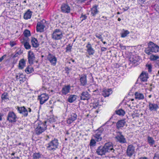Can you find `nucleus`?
<instances>
[{
  "label": "nucleus",
  "mask_w": 159,
  "mask_h": 159,
  "mask_svg": "<svg viewBox=\"0 0 159 159\" xmlns=\"http://www.w3.org/2000/svg\"><path fill=\"white\" fill-rule=\"evenodd\" d=\"M46 122H42L39 120L36 121L34 124L35 132L37 135H39L47 129Z\"/></svg>",
  "instance_id": "obj_1"
},
{
  "label": "nucleus",
  "mask_w": 159,
  "mask_h": 159,
  "mask_svg": "<svg viewBox=\"0 0 159 159\" xmlns=\"http://www.w3.org/2000/svg\"><path fill=\"white\" fill-rule=\"evenodd\" d=\"M159 47L152 42H150L148 44V47L145 48L144 52L148 55L153 53H157L159 51Z\"/></svg>",
  "instance_id": "obj_2"
},
{
  "label": "nucleus",
  "mask_w": 159,
  "mask_h": 159,
  "mask_svg": "<svg viewBox=\"0 0 159 159\" xmlns=\"http://www.w3.org/2000/svg\"><path fill=\"white\" fill-rule=\"evenodd\" d=\"M58 140L56 139L52 140L46 145V148L48 151L53 152L58 148L59 146Z\"/></svg>",
  "instance_id": "obj_3"
},
{
  "label": "nucleus",
  "mask_w": 159,
  "mask_h": 159,
  "mask_svg": "<svg viewBox=\"0 0 159 159\" xmlns=\"http://www.w3.org/2000/svg\"><path fill=\"white\" fill-rule=\"evenodd\" d=\"M63 37V32L59 29H56L54 30L52 35V39L55 40L61 39Z\"/></svg>",
  "instance_id": "obj_4"
},
{
  "label": "nucleus",
  "mask_w": 159,
  "mask_h": 159,
  "mask_svg": "<svg viewBox=\"0 0 159 159\" xmlns=\"http://www.w3.org/2000/svg\"><path fill=\"white\" fill-rule=\"evenodd\" d=\"M16 109L18 112L24 117H27L28 116V113L31 112L32 111L30 108L29 107L26 108L24 106L17 107Z\"/></svg>",
  "instance_id": "obj_5"
},
{
  "label": "nucleus",
  "mask_w": 159,
  "mask_h": 159,
  "mask_svg": "<svg viewBox=\"0 0 159 159\" xmlns=\"http://www.w3.org/2000/svg\"><path fill=\"white\" fill-rule=\"evenodd\" d=\"M17 117L16 115L13 111H10L8 112L7 117V120L9 123H13L16 122L17 120Z\"/></svg>",
  "instance_id": "obj_6"
},
{
  "label": "nucleus",
  "mask_w": 159,
  "mask_h": 159,
  "mask_svg": "<svg viewBox=\"0 0 159 159\" xmlns=\"http://www.w3.org/2000/svg\"><path fill=\"white\" fill-rule=\"evenodd\" d=\"M47 58L52 65L55 66L56 65L57 62V59L54 55L51 53H49L47 56Z\"/></svg>",
  "instance_id": "obj_7"
},
{
  "label": "nucleus",
  "mask_w": 159,
  "mask_h": 159,
  "mask_svg": "<svg viewBox=\"0 0 159 159\" xmlns=\"http://www.w3.org/2000/svg\"><path fill=\"white\" fill-rule=\"evenodd\" d=\"M49 98L48 95L45 93L41 94L38 96V99L40 101V104H43L47 101Z\"/></svg>",
  "instance_id": "obj_8"
},
{
  "label": "nucleus",
  "mask_w": 159,
  "mask_h": 159,
  "mask_svg": "<svg viewBox=\"0 0 159 159\" xmlns=\"http://www.w3.org/2000/svg\"><path fill=\"white\" fill-rule=\"evenodd\" d=\"M135 147L133 145L130 144L129 145L126 150L127 155L129 157H131L135 153Z\"/></svg>",
  "instance_id": "obj_9"
},
{
  "label": "nucleus",
  "mask_w": 159,
  "mask_h": 159,
  "mask_svg": "<svg viewBox=\"0 0 159 159\" xmlns=\"http://www.w3.org/2000/svg\"><path fill=\"white\" fill-rule=\"evenodd\" d=\"M106 151L107 152L111 151L114 152V150L113 148V146L112 143L109 142L105 143L103 146Z\"/></svg>",
  "instance_id": "obj_10"
},
{
  "label": "nucleus",
  "mask_w": 159,
  "mask_h": 159,
  "mask_svg": "<svg viewBox=\"0 0 159 159\" xmlns=\"http://www.w3.org/2000/svg\"><path fill=\"white\" fill-rule=\"evenodd\" d=\"M61 11L64 13H68L70 12V8L69 5L66 4H63L61 6Z\"/></svg>",
  "instance_id": "obj_11"
},
{
  "label": "nucleus",
  "mask_w": 159,
  "mask_h": 159,
  "mask_svg": "<svg viewBox=\"0 0 159 159\" xmlns=\"http://www.w3.org/2000/svg\"><path fill=\"white\" fill-rule=\"evenodd\" d=\"M77 115L75 113H72L67 120V123L70 124L77 119Z\"/></svg>",
  "instance_id": "obj_12"
},
{
  "label": "nucleus",
  "mask_w": 159,
  "mask_h": 159,
  "mask_svg": "<svg viewBox=\"0 0 159 159\" xmlns=\"http://www.w3.org/2000/svg\"><path fill=\"white\" fill-rule=\"evenodd\" d=\"M70 90V85H65L62 88L61 93L62 95H66L69 93Z\"/></svg>",
  "instance_id": "obj_13"
},
{
  "label": "nucleus",
  "mask_w": 159,
  "mask_h": 159,
  "mask_svg": "<svg viewBox=\"0 0 159 159\" xmlns=\"http://www.w3.org/2000/svg\"><path fill=\"white\" fill-rule=\"evenodd\" d=\"M90 97V95L87 91L83 92L80 96V99L83 100H88Z\"/></svg>",
  "instance_id": "obj_14"
},
{
  "label": "nucleus",
  "mask_w": 159,
  "mask_h": 159,
  "mask_svg": "<svg viewBox=\"0 0 159 159\" xmlns=\"http://www.w3.org/2000/svg\"><path fill=\"white\" fill-rule=\"evenodd\" d=\"M35 57L33 52L29 51L28 53V61L30 64H32L33 63L35 59Z\"/></svg>",
  "instance_id": "obj_15"
},
{
  "label": "nucleus",
  "mask_w": 159,
  "mask_h": 159,
  "mask_svg": "<svg viewBox=\"0 0 159 159\" xmlns=\"http://www.w3.org/2000/svg\"><path fill=\"white\" fill-rule=\"evenodd\" d=\"M148 108L151 111H156L158 108L159 107L157 104L151 103L150 102H148Z\"/></svg>",
  "instance_id": "obj_16"
},
{
  "label": "nucleus",
  "mask_w": 159,
  "mask_h": 159,
  "mask_svg": "<svg viewBox=\"0 0 159 159\" xmlns=\"http://www.w3.org/2000/svg\"><path fill=\"white\" fill-rule=\"evenodd\" d=\"M96 152L98 155L102 156L104 155L106 152L103 147L99 146L97 149Z\"/></svg>",
  "instance_id": "obj_17"
},
{
  "label": "nucleus",
  "mask_w": 159,
  "mask_h": 159,
  "mask_svg": "<svg viewBox=\"0 0 159 159\" xmlns=\"http://www.w3.org/2000/svg\"><path fill=\"white\" fill-rule=\"evenodd\" d=\"M80 84L82 86H84L87 84V76L85 75H82L80 78Z\"/></svg>",
  "instance_id": "obj_18"
},
{
  "label": "nucleus",
  "mask_w": 159,
  "mask_h": 159,
  "mask_svg": "<svg viewBox=\"0 0 159 159\" xmlns=\"http://www.w3.org/2000/svg\"><path fill=\"white\" fill-rule=\"evenodd\" d=\"M102 131L100 130H98L96 131V133L94 136V137L97 141H100L102 139Z\"/></svg>",
  "instance_id": "obj_19"
},
{
  "label": "nucleus",
  "mask_w": 159,
  "mask_h": 159,
  "mask_svg": "<svg viewBox=\"0 0 159 159\" xmlns=\"http://www.w3.org/2000/svg\"><path fill=\"white\" fill-rule=\"evenodd\" d=\"M87 51L89 55H93L95 52L94 50L92 48L91 44L89 43L86 46Z\"/></svg>",
  "instance_id": "obj_20"
},
{
  "label": "nucleus",
  "mask_w": 159,
  "mask_h": 159,
  "mask_svg": "<svg viewBox=\"0 0 159 159\" xmlns=\"http://www.w3.org/2000/svg\"><path fill=\"white\" fill-rule=\"evenodd\" d=\"M120 135H118L115 137L118 141L121 143H125L126 142V140L124 136L121 134V133H119Z\"/></svg>",
  "instance_id": "obj_21"
},
{
  "label": "nucleus",
  "mask_w": 159,
  "mask_h": 159,
  "mask_svg": "<svg viewBox=\"0 0 159 159\" xmlns=\"http://www.w3.org/2000/svg\"><path fill=\"white\" fill-rule=\"evenodd\" d=\"M44 27V25L41 22H39L37 23L36 28L38 32H43Z\"/></svg>",
  "instance_id": "obj_22"
},
{
  "label": "nucleus",
  "mask_w": 159,
  "mask_h": 159,
  "mask_svg": "<svg viewBox=\"0 0 159 159\" xmlns=\"http://www.w3.org/2000/svg\"><path fill=\"white\" fill-rule=\"evenodd\" d=\"M126 122L125 120H121L118 121L116 123V127L118 129L123 127L126 124Z\"/></svg>",
  "instance_id": "obj_23"
},
{
  "label": "nucleus",
  "mask_w": 159,
  "mask_h": 159,
  "mask_svg": "<svg viewBox=\"0 0 159 159\" xmlns=\"http://www.w3.org/2000/svg\"><path fill=\"white\" fill-rule=\"evenodd\" d=\"M134 96L135 99L138 100H143L144 98V96L143 93L138 92L135 93Z\"/></svg>",
  "instance_id": "obj_24"
},
{
  "label": "nucleus",
  "mask_w": 159,
  "mask_h": 159,
  "mask_svg": "<svg viewBox=\"0 0 159 159\" xmlns=\"http://www.w3.org/2000/svg\"><path fill=\"white\" fill-rule=\"evenodd\" d=\"M112 93L111 89H104L102 91V94L104 97L108 96Z\"/></svg>",
  "instance_id": "obj_25"
},
{
  "label": "nucleus",
  "mask_w": 159,
  "mask_h": 159,
  "mask_svg": "<svg viewBox=\"0 0 159 159\" xmlns=\"http://www.w3.org/2000/svg\"><path fill=\"white\" fill-rule=\"evenodd\" d=\"M148 78V74L145 72H143L140 75V79L142 81H146Z\"/></svg>",
  "instance_id": "obj_26"
},
{
  "label": "nucleus",
  "mask_w": 159,
  "mask_h": 159,
  "mask_svg": "<svg viewBox=\"0 0 159 159\" xmlns=\"http://www.w3.org/2000/svg\"><path fill=\"white\" fill-rule=\"evenodd\" d=\"M129 61L133 63H135L139 61L140 59L139 56H133L129 58Z\"/></svg>",
  "instance_id": "obj_27"
},
{
  "label": "nucleus",
  "mask_w": 159,
  "mask_h": 159,
  "mask_svg": "<svg viewBox=\"0 0 159 159\" xmlns=\"http://www.w3.org/2000/svg\"><path fill=\"white\" fill-rule=\"evenodd\" d=\"M32 12L30 11V10H28L25 13L24 16V18L25 19L27 20L30 18L32 15Z\"/></svg>",
  "instance_id": "obj_28"
},
{
  "label": "nucleus",
  "mask_w": 159,
  "mask_h": 159,
  "mask_svg": "<svg viewBox=\"0 0 159 159\" xmlns=\"http://www.w3.org/2000/svg\"><path fill=\"white\" fill-rule=\"evenodd\" d=\"M92 106L93 108L98 109L100 108L101 107V105L99 104L98 101L97 99H95L93 102Z\"/></svg>",
  "instance_id": "obj_29"
},
{
  "label": "nucleus",
  "mask_w": 159,
  "mask_h": 159,
  "mask_svg": "<svg viewBox=\"0 0 159 159\" xmlns=\"http://www.w3.org/2000/svg\"><path fill=\"white\" fill-rule=\"evenodd\" d=\"M32 45L34 48H37L39 46L37 39L34 38H32L31 40Z\"/></svg>",
  "instance_id": "obj_30"
},
{
  "label": "nucleus",
  "mask_w": 159,
  "mask_h": 159,
  "mask_svg": "<svg viewBox=\"0 0 159 159\" xmlns=\"http://www.w3.org/2000/svg\"><path fill=\"white\" fill-rule=\"evenodd\" d=\"M25 65V61L24 59L20 60L19 63V68L20 69H23Z\"/></svg>",
  "instance_id": "obj_31"
},
{
  "label": "nucleus",
  "mask_w": 159,
  "mask_h": 159,
  "mask_svg": "<svg viewBox=\"0 0 159 159\" xmlns=\"http://www.w3.org/2000/svg\"><path fill=\"white\" fill-rule=\"evenodd\" d=\"M76 95H71L69 96L68 101L70 103H72L76 99Z\"/></svg>",
  "instance_id": "obj_32"
},
{
  "label": "nucleus",
  "mask_w": 159,
  "mask_h": 159,
  "mask_svg": "<svg viewBox=\"0 0 159 159\" xmlns=\"http://www.w3.org/2000/svg\"><path fill=\"white\" fill-rule=\"evenodd\" d=\"M147 140L148 143L150 146H152L155 143V141L152 137L148 136Z\"/></svg>",
  "instance_id": "obj_33"
},
{
  "label": "nucleus",
  "mask_w": 159,
  "mask_h": 159,
  "mask_svg": "<svg viewBox=\"0 0 159 159\" xmlns=\"http://www.w3.org/2000/svg\"><path fill=\"white\" fill-rule=\"evenodd\" d=\"M149 59L151 61H155L159 59V56L156 55L151 54L150 57Z\"/></svg>",
  "instance_id": "obj_34"
},
{
  "label": "nucleus",
  "mask_w": 159,
  "mask_h": 159,
  "mask_svg": "<svg viewBox=\"0 0 159 159\" xmlns=\"http://www.w3.org/2000/svg\"><path fill=\"white\" fill-rule=\"evenodd\" d=\"M98 11L97 9L96 6L93 7L91 9V14L93 16H94L98 13Z\"/></svg>",
  "instance_id": "obj_35"
},
{
  "label": "nucleus",
  "mask_w": 159,
  "mask_h": 159,
  "mask_svg": "<svg viewBox=\"0 0 159 159\" xmlns=\"http://www.w3.org/2000/svg\"><path fill=\"white\" fill-rule=\"evenodd\" d=\"M41 154L39 152H36L34 153L32 155V157L33 159H37L41 157Z\"/></svg>",
  "instance_id": "obj_36"
},
{
  "label": "nucleus",
  "mask_w": 159,
  "mask_h": 159,
  "mask_svg": "<svg viewBox=\"0 0 159 159\" xmlns=\"http://www.w3.org/2000/svg\"><path fill=\"white\" fill-rule=\"evenodd\" d=\"M33 70V68L30 66L27 67L25 70V72L28 74L32 72Z\"/></svg>",
  "instance_id": "obj_37"
},
{
  "label": "nucleus",
  "mask_w": 159,
  "mask_h": 159,
  "mask_svg": "<svg viewBox=\"0 0 159 159\" xmlns=\"http://www.w3.org/2000/svg\"><path fill=\"white\" fill-rule=\"evenodd\" d=\"M23 43L25 49H29L30 48L31 46L27 41H24L23 42Z\"/></svg>",
  "instance_id": "obj_38"
},
{
  "label": "nucleus",
  "mask_w": 159,
  "mask_h": 159,
  "mask_svg": "<svg viewBox=\"0 0 159 159\" xmlns=\"http://www.w3.org/2000/svg\"><path fill=\"white\" fill-rule=\"evenodd\" d=\"M24 78V76L22 74L18 73L16 75V78L17 80H19L20 81L22 80L21 79Z\"/></svg>",
  "instance_id": "obj_39"
},
{
  "label": "nucleus",
  "mask_w": 159,
  "mask_h": 159,
  "mask_svg": "<svg viewBox=\"0 0 159 159\" xmlns=\"http://www.w3.org/2000/svg\"><path fill=\"white\" fill-rule=\"evenodd\" d=\"M116 114L119 116H123L125 114V111L122 109H120L116 111Z\"/></svg>",
  "instance_id": "obj_40"
},
{
  "label": "nucleus",
  "mask_w": 159,
  "mask_h": 159,
  "mask_svg": "<svg viewBox=\"0 0 159 159\" xmlns=\"http://www.w3.org/2000/svg\"><path fill=\"white\" fill-rule=\"evenodd\" d=\"M129 34V32L127 30H124V31L122 32L121 34V37L122 38H125L126 37L127 35Z\"/></svg>",
  "instance_id": "obj_41"
},
{
  "label": "nucleus",
  "mask_w": 159,
  "mask_h": 159,
  "mask_svg": "<svg viewBox=\"0 0 159 159\" xmlns=\"http://www.w3.org/2000/svg\"><path fill=\"white\" fill-rule=\"evenodd\" d=\"M23 34L25 37H29L30 35V31L27 30H26L24 31Z\"/></svg>",
  "instance_id": "obj_42"
},
{
  "label": "nucleus",
  "mask_w": 159,
  "mask_h": 159,
  "mask_svg": "<svg viewBox=\"0 0 159 159\" xmlns=\"http://www.w3.org/2000/svg\"><path fill=\"white\" fill-rule=\"evenodd\" d=\"M96 142L94 139H92L90 143V146H94L95 145Z\"/></svg>",
  "instance_id": "obj_43"
},
{
  "label": "nucleus",
  "mask_w": 159,
  "mask_h": 159,
  "mask_svg": "<svg viewBox=\"0 0 159 159\" xmlns=\"http://www.w3.org/2000/svg\"><path fill=\"white\" fill-rule=\"evenodd\" d=\"M95 35L97 38H98L99 39H100L101 41L102 42L103 39H102V35L101 34L98 33H96Z\"/></svg>",
  "instance_id": "obj_44"
},
{
  "label": "nucleus",
  "mask_w": 159,
  "mask_h": 159,
  "mask_svg": "<svg viewBox=\"0 0 159 159\" xmlns=\"http://www.w3.org/2000/svg\"><path fill=\"white\" fill-rule=\"evenodd\" d=\"M7 94L6 93H4L2 95V98L3 100H6L8 99Z\"/></svg>",
  "instance_id": "obj_45"
},
{
  "label": "nucleus",
  "mask_w": 159,
  "mask_h": 159,
  "mask_svg": "<svg viewBox=\"0 0 159 159\" xmlns=\"http://www.w3.org/2000/svg\"><path fill=\"white\" fill-rule=\"evenodd\" d=\"M146 67L148 69V71L149 72H151L152 71V66L151 64H147L146 65Z\"/></svg>",
  "instance_id": "obj_46"
},
{
  "label": "nucleus",
  "mask_w": 159,
  "mask_h": 159,
  "mask_svg": "<svg viewBox=\"0 0 159 159\" xmlns=\"http://www.w3.org/2000/svg\"><path fill=\"white\" fill-rule=\"evenodd\" d=\"M71 46L70 45H68L66 48V52H70L71 49Z\"/></svg>",
  "instance_id": "obj_47"
},
{
  "label": "nucleus",
  "mask_w": 159,
  "mask_h": 159,
  "mask_svg": "<svg viewBox=\"0 0 159 159\" xmlns=\"http://www.w3.org/2000/svg\"><path fill=\"white\" fill-rule=\"evenodd\" d=\"M10 44L11 47H12L16 44V43L14 41H11L10 42Z\"/></svg>",
  "instance_id": "obj_48"
},
{
  "label": "nucleus",
  "mask_w": 159,
  "mask_h": 159,
  "mask_svg": "<svg viewBox=\"0 0 159 159\" xmlns=\"http://www.w3.org/2000/svg\"><path fill=\"white\" fill-rule=\"evenodd\" d=\"M153 159H159V155L157 153L154 154Z\"/></svg>",
  "instance_id": "obj_49"
},
{
  "label": "nucleus",
  "mask_w": 159,
  "mask_h": 159,
  "mask_svg": "<svg viewBox=\"0 0 159 159\" xmlns=\"http://www.w3.org/2000/svg\"><path fill=\"white\" fill-rule=\"evenodd\" d=\"M86 16L85 15H82L80 17L81 20L83 21V20H85L86 18Z\"/></svg>",
  "instance_id": "obj_50"
},
{
  "label": "nucleus",
  "mask_w": 159,
  "mask_h": 159,
  "mask_svg": "<svg viewBox=\"0 0 159 159\" xmlns=\"http://www.w3.org/2000/svg\"><path fill=\"white\" fill-rule=\"evenodd\" d=\"M145 1L144 0H140L139 1V3L140 4L143 3Z\"/></svg>",
  "instance_id": "obj_51"
},
{
  "label": "nucleus",
  "mask_w": 159,
  "mask_h": 159,
  "mask_svg": "<svg viewBox=\"0 0 159 159\" xmlns=\"http://www.w3.org/2000/svg\"><path fill=\"white\" fill-rule=\"evenodd\" d=\"M138 159H149L148 158L146 157H142L139 158Z\"/></svg>",
  "instance_id": "obj_52"
},
{
  "label": "nucleus",
  "mask_w": 159,
  "mask_h": 159,
  "mask_svg": "<svg viewBox=\"0 0 159 159\" xmlns=\"http://www.w3.org/2000/svg\"><path fill=\"white\" fill-rule=\"evenodd\" d=\"M106 48H105L103 47L102 48L101 50L102 51H105L106 50Z\"/></svg>",
  "instance_id": "obj_53"
},
{
  "label": "nucleus",
  "mask_w": 159,
  "mask_h": 159,
  "mask_svg": "<svg viewBox=\"0 0 159 159\" xmlns=\"http://www.w3.org/2000/svg\"><path fill=\"white\" fill-rule=\"evenodd\" d=\"M3 115L2 114H0V121L2 120V117Z\"/></svg>",
  "instance_id": "obj_54"
},
{
  "label": "nucleus",
  "mask_w": 159,
  "mask_h": 159,
  "mask_svg": "<svg viewBox=\"0 0 159 159\" xmlns=\"http://www.w3.org/2000/svg\"><path fill=\"white\" fill-rule=\"evenodd\" d=\"M12 159H19L18 157H15L12 158Z\"/></svg>",
  "instance_id": "obj_55"
},
{
  "label": "nucleus",
  "mask_w": 159,
  "mask_h": 159,
  "mask_svg": "<svg viewBox=\"0 0 159 159\" xmlns=\"http://www.w3.org/2000/svg\"><path fill=\"white\" fill-rule=\"evenodd\" d=\"M3 59V57H2L0 58V62H1Z\"/></svg>",
  "instance_id": "obj_56"
},
{
  "label": "nucleus",
  "mask_w": 159,
  "mask_h": 159,
  "mask_svg": "<svg viewBox=\"0 0 159 159\" xmlns=\"http://www.w3.org/2000/svg\"><path fill=\"white\" fill-rule=\"evenodd\" d=\"M26 0H25L22 3L23 4H24V3H26Z\"/></svg>",
  "instance_id": "obj_57"
},
{
  "label": "nucleus",
  "mask_w": 159,
  "mask_h": 159,
  "mask_svg": "<svg viewBox=\"0 0 159 159\" xmlns=\"http://www.w3.org/2000/svg\"><path fill=\"white\" fill-rule=\"evenodd\" d=\"M157 76H159V70L158 71L157 73Z\"/></svg>",
  "instance_id": "obj_58"
},
{
  "label": "nucleus",
  "mask_w": 159,
  "mask_h": 159,
  "mask_svg": "<svg viewBox=\"0 0 159 159\" xmlns=\"http://www.w3.org/2000/svg\"><path fill=\"white\" fill-rule=\"evenodd\" d=\"M152 95H150L148 96V97L149 98H151V97H152Z\"/></svg>",
  "instance_id": "obj_59"
},
{
  "label": "nucleus",
  "mask_w": 159,
  "mask_h": 159,
  "mask_svg": "<svg viewBox=\"0 0 159 159\" xmlns=\"http://www.w3.org/2000/svg\"><path fill=\"white\" fill-rule=\"evenodd\" d=\"M121 19L120 18H118V21H120L121 20Z\"/></svg>",
  "instance_id": "obj_60"
},
{
  "label": "nucleus",
  "mask_w": 159,
  "mask_h": 159,
  "mask_svg": "<svg viewBox=\"0 0 159 159\" xmlns=\"http://www.w3.org/2000/svg\"><path fill=\"white\" fill-rule=\"evenodd\" d=\"M102 43L104 44H105L106 43V42H103V41H102Z\"/></svg>",
  "instance_id": "obj_61"
},
{
  "label": "nucleus",
  "mask_w": 159,
  "mask_h": 159,
  "mask_svg": "<svg viewBox=\"0 0 159 159\" xmlns=\"http://www.w3.org/2000/svg\"><path fill=\"white\" fill-rule=\"evenodd\" d=\"M121 48H125V47L124 46H122L121 47Z\"/></svg>",
  "instance_id": "obj_62"
},
{
  "label": "nucleus",
  "mask_w": 159,
  "mask_h": 159,
  "mask_svg": "<svg viewBox=\"0 0 159 159\" xmlns=\"http://www.w3.org/2000/svg\"><path fill=\"white\" fill-rule=\"evenodd\" d=\"M15 154V153H13L11 154V155L12 156H14Z\"/></svg>",
  "instance_id": "obj_63"
},
{
  "label": "nucleus",
  "mask_w": 159,
  "mask_h": 159,
  "mask_svg": "<svg viewBox=\"0 0 159 159\" xmlns=\"http://www.w3.org/2000/svg\"><path fill=\"white\" fill-rule=\"evenodd\" d=\"M77 158L78 157H76L75 158V159H77Z\"/></svg>",
  "instance_id": "obj_64"
}]
</instances>
